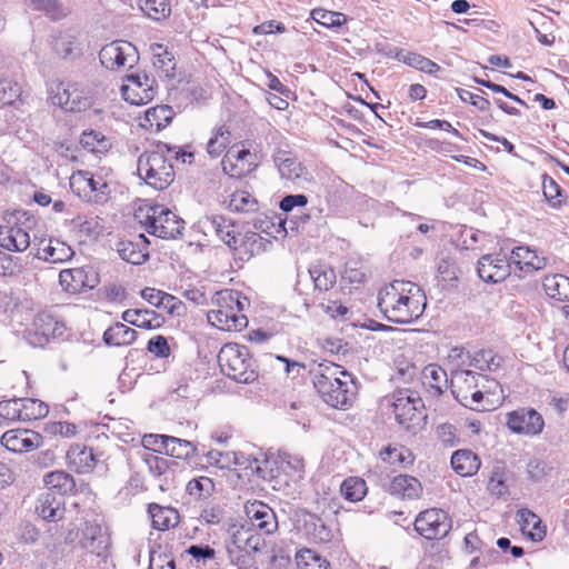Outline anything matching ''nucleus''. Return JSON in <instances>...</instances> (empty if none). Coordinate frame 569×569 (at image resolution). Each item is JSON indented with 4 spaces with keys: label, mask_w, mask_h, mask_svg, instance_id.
I'll list each match as a JSON object with an SVG mask.
<instances>
[{
    "label": "nucleus",
    "mask_w": 569,
    "mask_h": 569,
    "mask_svg": "<svg viewBox=\"0 0 569 569\" xmlns=\"http://www.w3.org/2000/svg\"><path fill=\"white\" fill-rule=\"evenodd\" d=\"M173 150L174 148L161 143L157 146L156 150L140 154L137 164L139 178L156 190L168 188L174 180V170L164 153L173 152Z\"/></svg>",
    "instance_id": "20e7f679"
},
{
    "label": "nucleus",
    "mask_w": 569,
    "mask_h": 569,
    "mask_svg": "<svg viewBox=\"0 0 569 569\" xmlns=\"http://www.w3.org/2000/svg\"><path fill=\"white\" fill-rule=\"evenodd\" d=\"M36 512L44 521H60L66 513V498L61 493L43 491L37 499Z\"/></svg>",
    "instance_id": "aec40b11"
},
{
    "label": "nucleus",
    "mask_w": 569,
    "mask_h": 569,
    "mask_svg": "<svg viewBox=\"0 0 569 569\" xmlns=\"http://www.w3.org/2000/svg\"><path fill=\"white\" fill-rule=\"evenodd\" d=\"M224 457L232 458V463L236 470L246 471L247 476H256L261 479H267V470L263 466L268 463L267 459H260L243 452L230 451L226 452Z\"/></svg>",
    "instance_id": "cd10ccee"
},
{
    "label": "nucleus",
    "mask_w": 569,
    "mask_h": 569,
    "mask_svg": "<svg viewBox=\"0 0 569 569\" xmlns=\"http://www.w3.org/2000/svg\"><path fill=\"white\" fill-rule=\"evenodd\" d=\"M127 82L121 87L122 97L131 104H144L156 96V79L146 73H132L127 76Z\"/></svg>",
    "instance_id": "4468645a"
},
{
    "label": "nucleus",
    "mask_w": 569,
    "mask_h": 569,
    "mask_svg": "<svg viewBox=\"0 0 569 569\" xmlns=\"http://www.w3.org/2000/svg\"><path fill=\"white\" fill-rule=\"evenodd\" d=\"M303 529L316 542H327L331 538V530L321 518L313 513H306L303 516Z\"/></svg>",
    "instance_id": "79ce46f5"
},
{
    "label": "nucleus",
    "mask_w": 569,
    "mask_h": 569,
    "mask_svg": "<svg viewBox=\"0 0 569 569\" xmlns=\"http://www.w3.org/2000/svg\"><path fill=\"white\" fill-rule=\"evenodd\" d=\"M312 19L327 28L340 27L346 22V16L340 12L328 11L325 9H313L311 11Z\"/></svg>",
    "instance_id": "4d7b16f0"
},
{
    "label": "nucleus",
    "mask_w": 569,
    "mask_h": 569,
    "mask_svg": "<svg viewBox=\"0 0 569 569\" xmlns=\"http://www.w3.org/2000/svg\"><path fill=\"white\" fill-rule=\"evenodd\" d=\"M315 288L327 291L336 283V272L326 264H316L309 269Z\"/></svg>",
    "instance_id": "de8ad7c7"
},
{
    "label": "nucleus",
    "mask_w": 569,
    "mask_h": 569,
    "mask_svg": "<svg viewBox=\"0 0 569 569\" xmlns=\"http://www.w3.org/2000/svg\"><path fill=\"white\" fill-rule=\"evenodd\" d=\"M43 482L47 486L46 491L61 493L63 498L76 487L73 477L62 470L47 473L43 478Z\"/></svg>",
    "instance_id": "4c0bfd02"
},
{
    "label": "nucleus",
    "mask_w": 569,
    "mask_h": 569,
    "mask_svg": "<svg viewBox=\"0 0 569 569\" xmlns=\"http://www.w3.org/2000/svg\"><path fill=\"white\" fill-rule=\"evenodd\" d=\"M0 417L9 421H21V402L19 398L0 401Z\"/></svg>",
    "instance_id": "0e129e2a"
},
{
    "label": "nucleus",
    "mask_w": 569,
    "mask_h": 569,
    "mask_svg": "<svg viewBox=\"0 0 569 569\" xmlns=\"http://www.w3.org/2000/svg\"><path fill=\"white\" fill-rule=\"evenodd\" d=\"M21 402V421H30L43 418L48 415V406L33 398H19Z\"/></svg>",
    "instance_id": "8fccbe9b"
},
{
    "label": "nucleus",
    "mask_w": 569,
    "mask_h": 569,
    "mask_svg": "<svg viewBox=\"0 0 569 569\" xmlns=\"http://www.w3.org/2000/svg\"><path fill=\"white\" fill-rule=\"evenodd\" d=\"M139 8L154 21H162L171 13L170 0H139Z\"/></svg>",
    "instance_id": "c03bdc74"
},
{
    "label": "nucleus",
    "mask_w": 569,
    "mask_h": 569,
    "mask_svg": "<svg viewBox=\"0 0 569 569\" xmlns=\"http://www.w3.org/2000/svg\"><path fill=\"white\" fill-rule=\"evenodd\" d=\"M517 521L521 526L523 532L528 528V536L532 541H541L546 536L545 527L541 526L540 518L529 509H520L517 512Z\"/></svg>",
    "instance_id": "ea45409f"
},
{
    "label": "nucleus",
    "mask_w": 569,
    "mask_h": 569,
    "mask_svg": "<svg viewBox=\"0 0 569 569\" xmlns=\"http://www.w3.org/2000/svg\"><path fill=\"white\" fill-rule=\"evenodd\" d=\"M203 227L213 232L229 248L237 249L238 237L233 223L223 216L213 214L203 220Z\"/></svg>",
    "instance_id": "a878e982"
},
{
    "label": "nucleus",
    "mask_w": 569,
    "mask_h": 569,
    "mask_svg": "<svg viewBox=\"0 0 569 569\" xmlns=\"http://www.w3.org/2000/svg\"><path fill=\"white\" fill-rule=\"evenodd\" d=\"M421 406L422 402L419 397L400 391L395 396L392 402L396 421L407 429L410 428V423L417 419Z\"/></svg>",
    "instance_id": "412c9836"
},
{
    "label": "nucleus",
    "mask_w": 569,
    "mask_h": 569,
    "mask_svg": "<svg viewBox=\"0 0 569 569\" xmlns=\"http://www.w3.org/2000/svg\"><path fill=\"white\" fill-rule=\"evenodd\" d=\"M542 191L547 201L553 207L558 208L561 204V189L559 184L549 176L543 174Z\"/></svg>",
    "instance_id": "e2e57ef3"
},
{
    "label": "nucleus",
    "mask_w": 569,
    "mask_h": 569,
    "mask_svg": "<svg viewBox=\"0 0 569 569\" xmlns=\"http://www.w3.org/2000/svg\"><path fill=\"white\" fill-rule=\"evenodd\" d=\"M68 463L78 473H87L91 471L96 463L97 458L92 448L76 443L72 445L67 451Z\"/></svg>",
    "instance_id": "c85d7f7f"
},
{
    "label": "nucleus",
    "mask_w": 569,
    "mask_h": 569,
    "mask_svg": "<svg viewBox=\"0 0 569 569\" xmlns=\"http://www.w3.org/2000/svg\"><path fill=\"white\" fill-rule=\"evenodd\" d=\"M99 59L101 64L110 70L131 68L138 60V51L128 41H113L102 47Z\"/></svg>",
    "instance_id": "f8f14e48"
},
{
    "label": "nucleus",
    "mask_w": 569,
    "mask_h": 569,
    "mask_svg": "<svg viewBox=\"0 0 569 569\" xmlns=\"http://www.w3.org/2000/svg\"><path fill=\"white\" fill-rule=\"evenodd\" d=\"M271 246L272 241L270 238H266L256 231L248 230L238 238L237 249L234 250L239 252L241 258L246 256L247 259H250L256 254L266 252Z\"/></svg>",
    "instance_id": "bb28decb"
},
{
    "label": "nucleus",
    "mask_w": 569,
    "mask_h": 569,
    "mask_svg": "<svg viewBox=\"0 0 569 569\" xmlns=\"http://www.w3.org/2000/svg\"><path fill=\"white\" fill-rule=\"evenodd\" d=\"M80 143L84 149L93 153H104L111 147L110 139L97 130L84 131L81 136Z\"/></svg>",
    "instance_id": "49530a36"
},
{
    "label": "nucleus",
    "mask_w": 569,
    "mask_h": 569,
    "mask_svg": "<svg viewBox=\"0 0 569 569\" xmlns=\"http://www.w3.org/2000/svg\"><path fill=\"white\" fill-rule=\"evenodd\" d=\"M383 461L390 465L409 466L413 462L412 453L405 447H386L380 451Z\"/></svg>",
    "instance_id": "864d4df0"
},
{
    "label": "nucleus",
    "mask_w": 569,
    "mask_h": 569,
    "mask_svg": "<svg viewBox=\"0 0 569 569\" xmlns=\"http://www.w3.org/2000/svg\"><path fill=\"white\" fill-rule=\"evenodd\" d=\"M471 355L461 347H455L449 351L448 361L451 365V371L469 368Z\"/></svg>",
    "instance_id": "338daca9"
},
{
    "label": "nucleus",
    "mask_w": 569,
    "mask_h": 569,
    "mask_svg": "<svg viewBox=\"0 0 569 569\" xmlns=\"http://www.w3.org/2000/svg\"><path fill=\"white\" fill-rule=\"evenodd\" d=\"M172 108L169 106H159L151 108L146 111L143 127H148L150 130L154 128L156 131L167 127L172 119Z\"/></svg>",
    "instance_id": "37998d69"
},
{
    "label": "nucleus",
    "mask_w": 569,
    "mask_h": 569,
    "mask_svg": "<svg viewBox=\"0 0 569 569\" xmlns=\"http://www.w3.org/2000/svg\"><path fill=\"white\" fill-rule=\"evenodd\" d=\"M48 93L53 106L70 112H81L93 104L92 92L79 82L52 81Z\"/></svg>",
    "instance_id": "0eeeda50"
},
{
    "label": "nucleus",
    "mask_w": 569,
    "mask_h": 569,
    "mask_svg": "<svg viewBox=\"0 0 569 569\" xmlns=\"http://www.w3.org/2000/svg\"><path fill=\"white\" fill-rule=\"evenodd\" d=\"M422 382L429 392L439 397L450 386V380L445 369L437 363H429L422 370Z\"/></svg>",
    "instance_id": "2f4dec72"
},
{
    "label": "nucleus",
    "mask_w": 569,
    "mask_h": 569,
    "mask_svg": "<svg viewBox=\"0 0 569 569\" xmlns=\"http://www.w3.org/2000/svg\"><path fill=\"white\" fill-rule=\"evenodd\" d=\"M139 456L149 471L154 476L161 475L167 467V460L156 456L154 452L140 451Z\"/></svg>",
    "instance_id": "774afa93"
},
{
    "label": "nucleus",
    "mask_w": 569,
    "mask_h": 569,
    "mask_svg": "<svg viewBox=\"0 0 569 569\" xmlns=\"http://www.w3.org/2000/svg\"><path fill=\"white\" fill-rule=\"evenodd\" d=\"M137 339V331L122 322H116L103 333V341L108 346H129Z\"/></svg>",
    "instance_id": "e433bc0d"
},
{
    "label": "nucleus",
    "mask_w": 569,
    "mask_h": 569,
    "mask_svg": "<svg viewBox=\"0 0 569 569\" xmlns=\"http://www.w3.org/2000/svg\"><path fill=\"white\" fill-rule=\"evenodd\" d=\"M143 223L150 234L162 239L176 238L184 229V221L160 204L148 209Z\"/></svg>",
    "instance_id": "6e6552de"
},
{
    "label": "nucleus",
    "mask_w": 569,
    "mask_h": 569,
    "mask_svg": "<svg viewBox=\"0 0 569 569\" xmlns=\"http://www.w3.org/2000/svg\"><path fill=\"white\" fill-rule=\"evenodd\" d=\"M148 513L151 518L152 528L168 530L179 523V513L172 507H163L158 503H150Z\"/></svg>",
    "instance_id": "f704fd0d"
},
{
    "label": "nucleus",
    "mask_w": 569,
    "mask_h": 569,
    "mask_svg": "<svg viewBox=\"0 0 569 569\" xmlns=\"http://www.w3.org/2000/svg\"><path fill=\"white\" fill-rule=\"evenodd\" d=\"M253 231L264 233L266 238H276L274 233L279 232V226L273 219L263 213H258L252 220Z\"/></svg>",
    "instance_id": "680f3d73"
},
{
    "label": "nucleus",
    "mask_w": 569,
    "mask_h": 569,
    "mask_svg": "<svg viewBox=\"0 0 569 569\" xmlns=\"http://www.w3.org/2000/svg\"><path fill=\"white\" fill-rule=\"evenodd\" d=\"M451 466L456 473L461 477H470L477 473L481 466L479 457L469 449H460L453 452Z\"/></svg>",
    "instance_id": "473e14b6"
},
{
    "label": "nucleus",
    "mask_w": 569,
    "mask_h": 569,
    "mask_svg": "<svg viewBox=\"0 0 569 569\" xmlns=\"http://www.w3.org/2000/svg\"><path fill=\"white\" fill-rule=\"evenodd\" d=\"M229 207L237 212H258L259 202L249 191L236 190L230 197Z\"/></svg>",
    "instance_id": "a18cd8bd"
},
{
    "label": "nucleus",
    "mask_w": 569,
    "mask_h": 569,
    "mask_svg": "<svg viewBox=\"0 0 569 569\" xmlns=\"http://www.w3.org/2000/svg\"><path fill=\"white\" fill-rule=\"evenodd\" d=\"M313 386L319 385L322 380L327 382H336L343 380L342 378L350 379V375L339 365L331 361H322L310 369Z\"/></svg>",
    "instance_id": "c9c22d12"
},
{
    "label": "nucleus",
    "mask_w": 569,
    "mask_h": 569,
    "mask_svg": "<svg viewBox=\"0 0 569 569\" xmlns=\"http://www.w3.org/2000/svg\"><path fill=\"white\" fill-rule=\"evenodd\" d=\"M542 286L550 298L557 301H569V277L563 274L546 276Z\"/></svg>",
    "instance_id": "58836bf2"
},
{
    "label": "nucleus",
    "mask_w": 569,
    "mask_h": 569,
    "mask_svg": "<svg viewBox=\"0 0 569 569\" xmlns=\"http://www.w3.org/2000/svg\"><path fill=\"white\" fill-rule=\"evenodd\" d=\"M173 60V56L167 50H163V52L153 53L152 63L156 69L160 70L162 76L171 78L174 76L176 68Z\"/></svg>",
    "instance_id": "bf43d9fd"
},
{
    "label": "nucleus",
    "mask_w": 569,
    "mask_h": 569,
    "mask_svg": "<svg viewBox=\"0 0 569 569\" xmlns=\"http://www.w3.org/2000/svg\"><path fill=\"white\" fill-rule=\"evenodd\" d=\"M351 379L339 380L336 382H327L322 380L315 386L321 399L330 407L340 410H347L351 407L355 391L351 386Z\"/></svg>",
    "instance_id": "ddd939ff"
},
{
    "label": "nucleus",
    "mask_w": 569,
    "mask_h": 569,
    "mask_svg": "<svg viewBox=\"0 0 569 569\" xmlns=\"http://www.w3.org/2000/svg\"><path fill=\"white\" fill-rule=\"evenodd\" d=\"M296 559L300 569H331L327 559L317 556L310 549L297 552Z\"/></svg>",
    "instance_id": "5fc2aeb1"
},
{
    "label": "nucleus",
    "mask_w": 569,
    "mask_h": 569,
    "mask_svg": "<svg viewBox=\"0 0 569 569\" xmlns=\"http://www.w3.org/2000/svg\"><path fill=\"white\" fill-rule=\"evenodd\" d=\"M508 260L510 264H516L519 270L525 272L538 271L548 264V258L539 256L537 251L525 246L516 247Z\"/></svg>",
    "instance_id": "393cba45"
},
{
    "label": "nucleus",
    "mask_w": 569,
    "mask_h": 569,
    "mask_svg": "<svg viewBox=\"0 0 569 569\" xmlns=\"http://www.w3.org/2000/svg\"><path fill=\"white\" fill-rule=\"evenodd\" d=\"M216 308L207 312L208 322L219 330L241 331L248 326V319L242 313L248 303L239 291L221 290L216 293Z\"/></svg>",
    "instance_id": "f03ea898"
},
{
    "label": "nucleus",
    "mask_w": 569,
    "mask_h": 569,
    "mask_svg": "<svg viewBox=\"0 0 569 569\" xmlns=\"http://www.w3.org/2000/svg\"><path fill=\"white\" fill-rule=\"evenodd\" d=\"M341 495L351 502L361 501L367 493L366 481L359 477H349L342 481Z\"/></svg>",
    "instance_id": "09e8293b"
},
{
    "label": "nucleus",
    "mask_w": 569,
    "mask_h": 569,
    "mask_svg": "<svg viewBox=\"0 0 569 569\" xmlns=\"http://www.w3.org/2000/svg\"><path fill=\"white\" fill-rule=\"evenodd\" d=\"M468 363L469 367H473L481 371L493 370L499 366V362H496V357L490 350H480L476 352L473 356H471V359Z\"/></svg>",
    "instance_id": "052dcab7"
},
{
    "label": "nucleus",
    "mask_w": 569,
    "mask_h": 569,
    "mask_svg": "<svg viewBox=\"0 0 569 569\" xmlns=\"http://www.w3.org/2000/svg\"><path fill=\"white\" fill-rule=\"evenodd\" d=\"M451 529L448 513L441 509H428L420 512L415 520V530L428 540L441 539Z\"/></svg>",
    "instance_id": "9b49d317"
},
{
    "label": "nucleus",
    "mask_w": 569,
    "mask_h": 569,
    "mask_svg": "<svg viewBox=\"0 0 569 569\" xmlns=\"http://www.w3.org/2000/svg\"><path fill=\"white\" fill-rule=\"evenodd\" d=\"M66 326L54 316L40 312L36 316L32 327L24 333L26 341L32 347H44L51 338L63 335Z\"/></svg>",
    "instance_id": "9d476101"
},
{
    "label": "nucleus",
    "mask_w": 569,
    "mask_h": 569,
    "mask_svg": "<svg viewBox=\"0 0 569 569\" xmlns=\"http://www.w3.org/2000/svg\"><path fill=\"white\" fill-rule=\"evenodd\" d=\"M196 451L194 446L183 439L169 436L166 442L164 455L178 459H188L193 456Z\"/></svg>",
    "instance_id": "603ef678"
},
{
    "label": "nucleus",
    "mask_w": 569,
    "mask_h": 569,
    "mask_svg": "<svg viewBox=\"0 0 569 569\" xmlns=\"http://www.w3.org/2000/svg\"><path fill=\"white\" fill-rule=\"evenodd\" d=\"M479 277L487 282H500L510 274V261L506 256L485 254L478 261Z\"/></svg>",
    "instance_id": "6ab92c4d"
},
{
    "label": "nucleus",
    "mask_w": 569,
    "mask_h": 569,
    "mask_svg": "<svg viewBox=\"0 0 569 569\" xmlns=\"http://www.w3.org/2000/svg\"><path fill=\"white\" fill-rule=\"evenodd\" d=\"M398 58L409 67H412L428 74H435L440 70L439 64H437L435 61L416 52H406L399 54Z\"/></svg>",
    "instance_id": "3c124183"
},
{
    "label": "nucleus",
    "mask_w": 569,
    "mask_h": 569,
    "mask_svg": "<svg viewBox=\"0 0 569 569\" xmlns=\"http://www.w3.org/2000/svg\"><path fill=\"white\" fill-rule=\"evenodd\" d=\"M221 371L239 383H251L258 378L254 360L247 346L226 343L219 351Z\"/></svg>",
    "instance_id": "39448f33"
},
{
    "label": "nucleus",
    "mask_w": 569,
    "mask_h": 569,
    "mask_svg": "<svg viewBox=\"0 0 569 569\" xmlns=\"http://www.w3.org/2000/svg\"><path fill=\"white\" fill-rule=\"evenodd\" d=\"M78 545L87 549L89 552L98 556L106 557L109 548V537L103 531L102 527L97 522L86 521L76 536H79Z\"/></svg>",
    "instance_id": "2eb2a0df"
},
{
    "label": "nucleus",
    "mask_w": 569,
    "mask_h": 569,
    "mask_svg": "<svg viewBox=\"0 0 569 569\" xmlns=\"http://www.w3.org/2000/svg\"><path fill=\"white\" fill-rule=\"evenodd\" d=\"M94 279H89L88 271L83 268L66 269L59 273V282L70 293L80 292L94 287Z\"/></svg>",
    "instance_id": "c756f323"
},
{
    "label": "nucleus",
    "mask_w": 569,
    "mask_h": 569,
    "mask_svg": "<svg viewBox=\"0 0 569 569\" xmlns=\"http://www.w3.org/2000/svg\"><path fill=\"white\" fill-rule=\"evenodd\" d=\"M272 160L281 179L289 181L306 179L308 173L306 168L291 151L278 148L272 154Z\"/></svg>",
    "instance_id": "5701e85b"
},
{
    "label": "nucleus",
    "mask_w": 569,
    "mask_h": 569,
    "mask_svg": "<svg viewBox=\"0 0 569 569\" xmlns=\"http://www.w3.org/2000/svg\"><path fill=\"white\" fill-rule=\"evenodd\" d=\"M388 491L402 499H418L422 492L420 481L408 475H398L389 483Z\"/></svg>",
    "instance_id": "7c9ffc66"
},
{
    "label": "nucleus",
    "mask_w": 569,
    "mask_h": 569,
    "mask_svg": "<svg viewBox=\"0 0 569 569\" xmlns=\"http://www.w3.org/2000/svg\"><path fill=\"white\" fill-rule=\"evenodd\" d=\"M186 489L187 492L194 499H202L209 497L212 493L214 483L208 477H199L190 480Z\"/></svg>",
    "instance_id": "13d9d810"
},
{
    "label": "nucleus",
    "mask_w": 569,
    "mask_h": 569,
    "mask_svg": "<svg viewBox=\"0 0 569 569\" xmlns=\"http://www.w3.org/2000/svg\"><path fill=\"white\" fill-rule=\"evenodd\" d=\"M232 543L237 549L246 553L260 551L264 546V539L249 529H239L232 536Z\"/></svg>",
    "instance_id": "a19ab883"
},
{
    "label": "nucleus",
    "mask_w": 569,
    "mask_h": 569,
    "mask_svg": "<svg viewBox=\"0 0 569 569\" xmlns=\"http://www.w3.org/2000/svg\"><path fill=\"white\" fill-rule=\"evenodd\" d=\"M246 513L253 527L266 535L273 533L278 529L274 511L261 501H253L246 507Z\"/></svg>",
    "instance_id": "b1692460"
},
{
    "label": "nucleus",
    "mask_w": 569,
    "mask_h": 569,
    "mask_svg": "<svg viewBox=\"0 0 569 569\" xmlns=\"http://www.w3.org/2000/svg\"><path fill=\"white\" fill-rule=\"evenodd\" d=\"M149 239L139 233L131 239H122L117 242V251L120 258L132 264H142L149 259Z\"/></svg>",
    "instance_id": "a211bd4d"
},
{
    "label": "nucleus",
    "mask_w": 569,
    "mask_h": 569,
    "mask_svg": "<svg viewBox=\"0 0 569 569\" xmlns=\"http://www.w3.org/2000/svg\"><path fill=\"white\" fill-rule=\"evenodd\" d=\"M425 307L423 292L411 281L395 280L378 295V308L390 322L411 323L423 313Z\"/></svg>",
    "instance_id": "f257e3e1"
},
{
    "label": "nucleus",
    "mask_w": 569,
    "mask_h": 569,
    "mask_svg": "<svg viewBox=\"0 0 569 569\" xmlns=\"http://www.w3.org/2000/svg\"><path fill=\"white\" fill-rule=\"evenodd\" d=\"M70 187L80 197L97 203L106 202L110 194V187L107 180L102 176L87 170L74 172L70 178Z\"/></svg>",
    "instance_id": "1a4fd4ad"
},
{
    "label": "nucleus",
    "mask_w": 569,
    "mask_h": 569,
    "mask_svg": "<svg viewBox=\"0 0 569 569\" xmlns=\"http://www.w3.org/2000/svg\"><path fill=\"white\" fill-rule=\"evenodd\" d=\"M230 143V132L224 127L214 130L207 144V151L212 157H219Z\"/></svg>",
    "instance_id": "6e6d98bb"
},
{
    "label": "nucleus",
    "mask_w": 569,
    "mask_h": 569,
    "mask_svg": "<svg viewBox=\"0 0 569 569\" xmlns=\"http://www.w3.org/2000/svg\"><path fill=\"white\" fill-rule=\"evenodd\" d=\"M507 426L516 433L536 436L542 431L545 421L535 409L521 408L507 415Z\"/></svg>",
    "instance_id": "dca6fc26"
},
{
    "label": "nucleus",
    "mask_w": 569,
    "mask_h": 569,
    "mask_svg": "<svg viewBox=\"0 0 569 569\" xmlns=\"http://www.w3.org/2000/svg\"><path fill=\"white\" fill-rule=\"evenodd\" d=\"M34 223V217L23 210L7 214L0 226V247L11 252L26 251L31 246L29 229Z\"/></svg>",
    "instance_id": "423d86ee"
},
{
    "label": "nucleus",
    "mask_w": 569,
    "mask_h": 569,
    "mask_svg": "<svg viewBox=\"0 0 569 569\" xmlns=\"http://www.w3.org/2000/svg\"><path fill=\"white\" fill-rule=\"evenodd\" d=\"M30 6L33 10L46 11L54 20L64 16L57 0H30Z\"/></svg>",
    "instance_id": "69168bd1"
},
{
    "label": "nucleus",
    "mask_w": 569,
    "mask_h": 569,
    "mask_svg": "<svg viewBox=\"0 0 569 569\" xmlns=\"http://www.w3.org/2000/svg\"><path fill=\"white\" fill-rule=\"evenodd\" d=\"M34 241H37V238H34ZM34 246H37L34 256L51 263L66 262L74 253L69 244L56 238H42L34 242Z\"/></svg>",
    "instance_id": "4be33fe9"
},
{
    "label": "nucleus",
    "mask_w": 569,
    "mask_h": 569,
    "mask_svg": "<svg viewBox=\"0 0 569 569\" xmlns=\"http://www.w3.org/2000/svg\"><path fill=\"white\" fill-rule=\"evenodd\" d=\"M496 383L487 376L469 369L452 370L450 376L451 393L463 407L476 411H485L488 408L483 403V395Z\"/></svg>",
    "instance_id": "7ed1b4c3"
},
{
    "label": "nucleus",
    "mask_w": 569,
    "mask_h": 569,
    "mask_svg": "<svg viewBox=\"0 0 569 569\" xmlns=\"http://www.w3.org/2000/svg\"><path fill=\"white\" fill-rule=\"evenodd\" d=\"M41 443L42 436L29 429L8 430L1 437V445L16 453L32 451Z\"/></svg>",
    "instance_id": "f3484780"
},
{
    "label": "nucleus",
    "mask_w": 569,
    "mask_h": 569,
    "mask_svg": "<svg viewBox=\"0 0 569 569\" xmlns=\"http://www.w3.org/2000/svg\"><path fill=\"white\" fill-rule=\"evenodd\" d=\"M124 322L143 329H157L162 325V318L153 310L128 309L121 316Z\"/></svg>",
    "instance_id": "72a5a7b5"
}]
</instances>
